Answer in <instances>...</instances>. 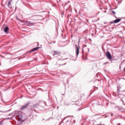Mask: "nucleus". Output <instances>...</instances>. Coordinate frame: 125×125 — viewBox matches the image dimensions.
<instances>
[{"mask_svg":"<svg viewBox=\"0 0 125 125\" xmlns=\"http://www.w3.org/2000/svg\"><path fill=\"white\" fill-rule=\"evenodd\" d=\"M11 5V3L9 1V2H8V6H10Z\"/></svg>","mask_w":125,"mask_h":125,"instance_id":"9","label":"nucleus"},{"mask_svg":"<svg viewBox=\"0 0 125 125\" xmlns=\"http://www.w3.org/2000/svg\"><path fill=\"white\" fill-rule=\"evenodd\" d=\"M8 27L6 26L5 28H4V32L5 33H7V32H8Z\"/></svg>","mask_w":125,"mask_h":125,"instance_id":"8","label":"nucleus"},{"mask_svg":"<svg viewBox=\"0 0 125 125\" xmlns=\"http://www.w3.org/2000/svg\"><path fill=\"white\" fill-rule=\"evenodd\" d=\"M122 102H123V105H122V107L121 108V109H120V110H125V104L124 103V101L122 100Z\"/></svg>","mask_w":125,"mask_h":125,"instance_id":"5","label":"nucleus"},{"mask_svg":"<svg viewBox=\"0 0 125 125\" xmlns=\"http://www.w3.org/2000/svg\"><path fill=\"white\" fill-rule=\"evenodd\" d=\"M82 52H83V50L82 49Z\"/></svg>","mask_w":125,"mask_h":125,"instance_id":"18","label":"nucleus"},{"mask_svg":"<svg viewBox=\"0 0 125 125\" xmlns=\"http://www.w3.org/2000/svg\"><path fill=\"white\" fill-rule=\"evenodd\" d=\"M124 72H125V67L124 68Z\"/></svg>","mask_w":125,"mask_h":125,"instance_id":"16","label":"nucleus"},{"mask_svg":"<svg viewBox=\"0 0 125 125\" xmlns=\"http://www.w3.org/2000/svg\"><path fill=\"white\" fill-rule=\"evenodd\" d=\"M57 54H59V51H54L53 56H55V55H57Z\"/></svg>","mask_w":125,"mask_h":125,"instance_id":"7","label":"nucleus"},{"mask_svg":"<svg viewBox=\"0 0 125 125\" xmlns=\"http://www.w3.org/2000/svg\"><path fill=\"white\" fill-rule=\"evenodd\" d=\"M37 105H38V104L34 105V107H36V106H37Z\"/></svg>","mask_w":125,"mask_h":125,"instance_id":"14","label":"nucleus"},{"mask_svg":"<svg viewBox=\"0 0 125 125\" xmlns=\"http://www.w3.org/2000/svg\"><path fill=\"white\" fill-rule=\"evenodd\" d=\"M30 102H28L25 104L22 105L21 107L20 110H24V109H26V108H27V107H28L29 105H30Z\"/></svg>","mask_w":125,"mask_h":125,"instance_id":"2","label":"nucleus"},{"mask_svg":"<svg viewBox=\"0 0 125 125\" xmlns=\"http://www.w3.org/2000/svg\"><path fill=\"white\" fill-rule=\"evenodd\" d=\"M105 64H106V63H104V65H105Z\"/></svg>","mask_w":125,"mask_h":125,"instance_id":"19","label":"nucleus"},{"mask_svg":"<svg viewBox=\"0 0 125 125\" xmlns=\"http://www.w3.org/2000/svg\"><path fill=\"white\" fill-rule=\"evenodd\" d=\"M75 45H76V54L78 56L80 52V48H79V47L77 46V44H76Z\"/></svg>","mask_w":125,"mask_h":125,"instance_id":"3","label":"nucleus"},{"mask_svg":"<svg viewBox=\"0 0 125 125\" xmlns=\"http://www.w3.org/2000/svg\"><path fill=\"white\" fill-rule=\"evenodd\" d=\"M26 23H29V24L31 23V22L30 21H27V22H26Z\"/></svg>","mask_w":125,"mask_h":125,"instance_id":"13","label":"nucleus"},{"mask_svg":"<svg viewBox=\"0 0 125 125\" xmlns=\"http://www.w3.org/2000/svg\"><path fill=\"white\" fill-rule=\"evenodd\" d=\"M16 19H17V20H18L19 21H21V20H20V19H19V18H18V17H16Z\"/></svg>","mask_w":125,"mask_h":125,"instance_id":"10","label":"nucleus"},{"mask_svg":"<svg viewBox=\"0 0 125 125\" xmlns=\"http://www.w3.org/2000/svg\"><path fill=\"white\" fill-rule=\"evenodd\" d=\"M1 115L0 114V119L1 118V117H0Z\"/></svg>","mask_w":125,"mask_h":125,"instance_id":"17","label":"nucleus"},{"mask_svg":"<svg viewBox=\"0 0 125 125\" xmlns=\"http://www.w3.org/2000/svg\"><path fill=\"white\" fill-rule=\"evenodd\" d=\"M65 63L62 64L61 65H65Z\"/></svg>","mask_w":125,"mask_h":125,"instance_id":"15","label":"nucleus"},{"mask_svg":"<svg viewBox=\"0 0 125 125\" xmlns=\"http://www.w3.org/2000/svg\"><path fill=\"white\" fill-rule=\"evenodd\" d=\"M39 48H41V47H37L34 48L32 49L29 51V52H34V51H36V50H38V49H39Z\"/></svg>","mask_w":125,"mask_h":125,"instance_id":"4","label":"nucleus"},{"mask_svg":"<svg viewBox=\"0 0 125 125\" xmlns=\"http://www.w3.org/2000/svg\"><path fill=\"white\" fill-rule=\"evenodd\" d=\"M122 20L121 19H118L114 21V23H119Z\"/></svg>","mask_w":125,"mask_h":125,"instance_id":"6","label":"nucleus"},{"mask_svg":"<svg viewBox=\"0 0 125 125\" xmlns=\"http://www.w3.org/2000/svg\"><path fill=\"white\" fill-rule=\"evenodd\" d=\"M106 56L107 59L109 60V61H112V60H113V57L112 56V55H111V53H110V52L107 51L106 52Z\"/></svg>","mask_w":125,"mask_h":125,"instance_id":"1","label":"nucleus"},{"mask_svg":"<svg viewBox=\"0 0 125 125\" xmlns=\"http://www.w3.org/2000/svg\"><path fill=\"white\" fill-rule=\"evenodd\" d=\"M1 124H2V121L0 122V125H1Z\"/></svg>","mask_w":125,"mask_h":125,"instance_id":"12","label":"nucleus"},{"mask_svg":"<svg viewBox=\"0 0 125 125\" xmlns=\"http://www.w3.org/2000/svg\"><path fill=\"white\" fill-rule=\"evenodd\" d=\"M112 13H113L114 14H116V12L114 11H112Z\"/></svg>","mask_w":125,"mask_h":125,"instance_id":"11","label":"nucleus"},{"mask_svg":"<svg viewBox=\"0 0 125 125\" xmlns=\"http://www.w3.org/2000/svg\"><path fill=\"white\" fill-rule=\"evenodd\" d=\"M118 125H119V124H118Z\"/></svg>","mask_w":125,"mask_h":125,"instance_id":"20","label":"nucleus"}]
</instances>
